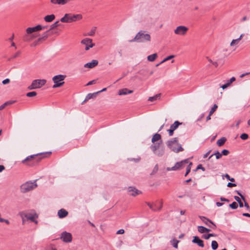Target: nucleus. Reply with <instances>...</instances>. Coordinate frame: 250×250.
Here are the masks:
<instances>
[{
	"label": "nucleus",
	"instance_id": "obj_23",
	"mask_svg": "<svg viewBox=\"0 0 250 250\" xmlns=\"http://www.w3.org/2000/svg\"><path fill=\"white\" fill-rule=\"evenodd\" d=\"M162 141H160L159 143H153V145H152L150 146L151 149L152 151H155V150H157L158 149L160 148L161 146V145L162 144Z\"/></svg>",
	"mask_w": 250,
	"mask_h": 250
},
{
	"label": "nucleus",
	"instance_id": "obj_39",
	"mask_svg": "<svg viewBox=\"0 0 250 250\" xmlns=\"http://www.w3.org/2000/svg\"><path fill=\"white\" fill-rule=\"evenodd\" d=\"M59 25L60 24L59 23V21H56L55 23L51 25L50 28L46 33H47V32H49L51 30L57 27V26H59Z\"/></svg>",
	"mask_w": 250,
	"mask_h": 250
},
{
	"label": "nucleus",
	"instance_id": "obj_8",
	"mask_svg": "<svg viewBox=\"0 0 250 250\" xmlns=\"http://www.w3.org/2000/svg\"><path fill=\"white\" fill-rule=\"evenodd\" d=\"M37 155L28 156L21 161L22 164L29 167L36 165V157Z\"/></svg>",
	"mask_w": 250,
	"mask_h": 250
},
{
	"label": "nucleus",
	"instance_id": "obj_33",
	"mask_svg": "<svg viewBox=\"0 0 250 250\" xmlns=\"http://www.w3.org/2000/svg\"><path fill=\"white\" fill-rule=\"evenodd\" d=\"M161 94H157L153 97H150L148 98V100L150 102L156 101L160 98Z\"/></svg>",
	"mask_w": 250,
	"mask_h": 250
},
{
	"label": "nucleus",
	"instance_id": "obj_40",
	"mask_svg": "<svg viewBox=\"0 0 250 250\" xmlns=\"http://www.w3.org/2000/svg\"><path fill=\"white\" fill-rule=\"evenodd\" d=\"M218 245L216 241H212L211 242V248L213 250H215L217 249Z\"/></svg>",
	"mask_w": 250,
	"mask_h": 250
},
{
	"label": "nucleus",
	"instance_id": "obj_25",
	"mask_svg": "<svg viewBox=\"0 0 250 250\" xmlns=\"http://www.w3.org/2000/svg\"><path fill=\"white\" fill-rule=\"evenodd\" d=\"M153 152L158 156H162L165 153V149L163 147L161 146L160 148L155 150V151H153Z\"/></svg>",
	"mask_w": 250,
	"mask_h": 250
},
{
	"label": "nucleus",
	"instance_id": "obj_47",
	"mask_svg": "<svg viewBox=\"0 0 250 250\" xmlns=\"http://www.w3.org/2000/svg\"><path fill=\"white\" fill-rule=\"evenodd\" d=\"M236 79L234 77H232L229 80L227 81V83H229V86L230 85L231 83L234 82L235 81Z\"/></svg>",
	"mask_w": 250,
	"mask_h": 250
},
{
	"label": "nucleus",
	"instance_id": "obj_16",
	"mask_svg": "<svg viewBox=\"0 0 250 250\" xmlns=\"http://www.w3.org/2000/svg\"><path fill=\"white\" fill-rule=\"evenodd\" d=\"M48 37V34L47 33H44L42 37H41L39 38L37 40L35 41L34 42H33L31 44V46L32 47H35L37 45H38L39 43L42 42L43 40H45L47 39Z\"/></svg>",
	"mask_w": 250,
	"mask_h": 250
},
{
	"label": "nucleus",
	"instance_id": "obj_42",
	"mask_svg": "<svg viewBox=\"0 0 250 250\" xmlns=\"http://www.w3.org/2000/svg\"><path fill=\"white\" fill-rule=\"evenodd\" d=\"M239 42H240V41L238 39L233 40L231 41V42H230V45L231 46H233L237 45L239 43Z\"/></svg>",
	"mask_w": 250,
	"mask_h": 250
},
{
	"label": "nucleus",
	"instance_id": "obj_61",
	"mask_svg": "<svg viewBox=\"0 0 250 250\" xmlns=\"http://www.w3.org/2000/svg\"><path fill=\"white\" fill-rule=\"evenodd\" d=\"M201 169L203 171H205V168L204 167H203L201 165H199L196 168V169Z\"/></svg>",
	"mask_w": 250,
	"mask_h": 250
},
{
	"label": "nucleus",
	"instance_id": "obj_22",
	"mask_svg": "<svg viewBox=\"0 0 250 250\" xmlns=\"http://www.w3.org/2000/svg\"><path fill=\"white\" fill-rule=\"evenodd\" d=\"M58 215L59 218H62L66 217L68 215V212L66 210L62 208L58 211Z\"/></svg>",
	"mask_w": 250,
	"mask_h": 250
},
{
	"label": "nucleus",
	"instance_id": "obj_11",
	"mask_svg": "<svg viewBox=\"0 0 250 250\" xmlns=\"http://www.w3.org/2000/svg\"><path fill=\"white\" fill-rule=\"evenodd\" d=\"M61 239L65 243H70L72 241V236L70 233L63 231L61 233Z\"/></svg>",
	"mask_w": 250,
	"mask_h": 250
},
{
	"label": "nucleus",
	"instance_id": "obj_4",
	"mask_svg": "<svg viewBox=\"0 0 250 250\" xmlns=\"http://www.w3.org/2000/svg\"><path fill=\"white\" fill-rule=\"evenodd\" d=\"M82 18V15L81 14L73 15L71 13L65 14L64 17L61 18V21L62 22L70 23L77 20H80Z\"/></svg>",
	"mask_w": 250,
	"mask_h": 250
},
{
	"label": "nucleus",
	"instance_id": "obj_35",
	"mask_svg": "<svg viewBox=\"0 0 250 250\" xmlns=\"http://www.w3.org/2000/svg\"><path fill=\"white\" fill-rule=\"evenodd\" d=\"M214 155L215 156L216 158L217 159H220L222 157V156L221 153H220L219 151H217L216 152L214 153V154L211 155L209 157L208 159L211 158Z\"/></svg>",
	"mask_w": 250,
	"mask_h": 250
},
{
	"label": "nucleus",
	"instance_id": "obj_3",
	"mask_svg": "<svg viewBox=\"0 0 250 250\" xmlns=\"http://www.w3.org/2000/svg\"><path fill=\"white\" fill-rule=\"evenodd\" d=\"M167 146L173 152L178 153L179 151L184 150L183 148L181 146V145L178 143V139L177 137L174 138L172 139L167 141Z\"/></svg>",
	"mask_w": 250,
	"mask_h": 250
},
{
	"label": "nucleus",
	"instance_id": "obj_48",
	"mask_svg": "<svg viewBox=\"0 0 250 250\" xmlns=\"http://www.w3.org/2000/svg\"><path fill=\"white\" fill-rule=\"evenodd\" d=\"M229 152L228 150L227 149H223L222 152H221V154H222V155H225V156H227L229 154Z\"/></svg>",
	"mask_w": 250,
	"mask_h": 250
},
{
	"label": "nucleus",
	"instance_id": "obj_43",
	"mask_svg": "<svg viewBox=\"0 0 250 250\" xmlns=\"http://www.w3.org/2000/svg\"><path fill=\"white\" fill-rule=\"evenodd\" d=\"M37 93L36 92L32 91V92L27 93L26 94V96H27L28 97H32L36 96L37 95Z\"/></svg>",
	"mask_w": 250,
	"mask_h": 250
},
{
	"label": "nucleus",
	"instance_id": "obj_64",
	"mask_svg": "<svg viewBox=\"0 0 250 250\" xmlns=\"http://www.w3.org/2000/svg\"><path fill=\"white\" fill-rule=\"evenodd\" d=\"M234 199L238 203L239 202H240L241 200V199L240 197H239L238 196H235L234 197Z\"/></svg>",
	"mask_w": 250,
	"mask_h": 250
},
{
	"label": "nucleus",
	"instance_id": "obj_57",
	"mask_svg": "<svg viewBox=\"0 0 250 250\" xmlns=\"http://www.w3.org/2000/svg\"><path fill=\"white\" fill-rule=\"evenodd\" d=\"M186 170H186V173L185 174V176H187V175L190 172L191 168L189 167H187Z\"/></svg>",
	"mask_w": 250,
	"mask_h": 250
},
{
	"label": "nucleus",
	"instance_id": "obj_53",
	"mask_svg": "<svg viewBox=\"0 0 250 250\" xmlns=\"http://www.w3.org/2000/svg\"><path fill=\"white\" fill-rule=\"evenodd\" d=\"M174 131V130H173L172 129H171V128H170L169 129L167 130V131L168 132V134H169V136H171L173 135Z\"/></svg>",
	"mask_w": 250,
	"mask_h": 250
},
{
	"label": "nucleus",
	"instance_id": "obj_1",
	"mask_svg": "<svg viewBox=\"0 0 250 250\" xmlns=\"http://www.w3.org/2000/svg\"><path fill=\"white\" fill-rule=\"evenodd\" d=\"M19 215L22 219L23 224L25 223L26 219L30 220L35 223L36 224H38V221L36 220V219L38 217V215L34 210H31L28 212L21 211L19 213Z\"/></svg>",
	"mask_w": 250,
	"mask_h": 250
},
{
	"label": "nucleus",
	"instance_id": "obj_17",
	"mask_svg": "<svg viewBox=\"0 0 250 250\" xmlns=\"http://www.w3.org/2000/svg\"><path fill=\"white\" fill-rule=\"evenodd\" d=\"M128 191L130 192V195L133 196H135L141 193V191L134 187H129L128 188Z\"/></svg>",
	"mask_w": 250,
	"mask_h": 250
},
{
	"label": "nucleus",
	"instance_id": "obj_10",
	"mask_svg": "<svg viewBox=\"0 0 250 250\" xmlns=\"http://www.w3.org/2000/svg\"><path fill=\"white\" fill-rule=\"evenodd\" d=\"M81 42L85 45V50L86 51L95 46V43H92V40L89 38H85L82 40Z\"/></svg>",
	"mask_w": 250,
	"mask_h": 250
},
{
	"label": "nucleus",
	"instance_id": "obj_62",
	"mask_svg": "<svg viewBox=\"0 0 250 250\" xmlns=\"http://www.w3.org/2000/svg\"><path fill=\"white\" fill-rule=\"evenodd\" d=\"M95 83H96V80H92V81H91L87 83L86 85H91V84Z\"/></svg>",
	"mask_w": 250,
	"mask_h": 250
},
{
	"label": "nucleus",
	"instance_id": "obj_7",
	"mask_svg": "<svg viewBox=\"0 0 250 250\" xmlns=\"http://www.w3.org/2000/svg\"><path fill=\"white\" fill-rule=\"evenodd\" d=\"M65 77L66 76L65 75H58L54 76L52 78V80L55 84L53 85V88H55L62 85L64 83L63 80Z\"/></svg>",
	"mask_w": 250,
	"mask_h": 250
},
{
	"label": "nucleus",
	"instance_id": "obj_59",
	"mask_svg": "<svg viewBox=\"0 0 250 250\" xmlns=\"http://www.w3.org/2000/svg\"><path fill=\"white\" fill-rule=\"evenodd\" d=\"M236 193H237L238 195H239L240 197H241V198L243 200V201H245V197L243 196V195H242V194L239 191H236Z\"/></svg>",
	"mask_w": 250,
	"mask_h": 250
},
{
	"label": "nucleus",
	"instance_id": "obj_19",
	"mask_svg": "<svg viewBox=\"0 0 250 250\" xmlns=\"http://www.w3.org/2000/svg\"><path fill=\"white\" fill-rule=\"evenodd\" d=\"M147 205L149 207V208L151 209H152V210H154V211L160 210L162 208V207H163V202L162 201H160V206L158 208L156 207V205H152V204H151L150 203H147Z\"/></svg>",
	"mask_w": 250,
	"mask_h": 250
},
{
	"label": "nucleus",
	"instance_id": "obj_45",
	"mask_svg": "<svg viewBox=\"0 0 250 250\" xmlns=\"http://www.w3.org/2000/svg\"><path fill=\"white\" fill-rule=\"evenodd\" d=\"M217 107H218L217 105L216 104H214L213 106L211 108V110L209 111V113L210 114V115H211L215 112V111L216 110Z\"/></svg>",
	"mask_w": 250,
	"mask_h": 250
},
{
	"label": "nucleus",
	"instance_id": "obj_36",
	"mask_svg": "<svg viewBox=\"0 0 250 250\" xmlns=\"http://www.w3.org/2000/svg\"><path fill=\"white\" fill-rule=\"evenodd\" d=\"M179 241L173 239L172 240L170 241L171 244L173 246V247L176 249L178 248V244L179 243Z\"/></svg>",
	"mask_w": 250,
	"mask_h": 250
},
{
	"label": "nucleus",
	"instance_id": "obj_21",
	"mask_svg": "<svg viewBox=\"0 0 250 250\" xmlns=\"http://www.w3.org/2000/svg\"><path fill=\"white\" fill-rule=\"evenodd\" d=\"M133 93V90H129L127 88H124L119 90V95H125L127 94H131Z\"/></svg>",
	"mask_w": 250,
	"mask_h": 250
},
{
	"label": "nucleus",
	"instance_id": "obj_37",
	"mask_svg": "<svg viewBox=\"0 0 250 250\" xmlns=\"http://www.w3.org/2000/svg\"><path fill=\"white\" fill-rule=\"evenodd\" d=\"M97 94V92L96 93H89L88 94L86 98H85V99L84 100V101H87L90 99H92L93 98V97H95L96 96V95Z\"/></svg>",
	"mask_w": 250,
	"mask_h": 250
},
{
	"label": "nucleus",
	"instance_id": "obj_60",
	"mask_svg": "<svg viewBox=\"0 0 250 250\" xmlns=\"http://www.w3.org/2000/svg\"><path fill=\"white\" fill-rule=\"evenodd\" d=\"M229 86V83H226V84H224V85H222V86H221V87L222 89H224L227 88V87H228Z\"/></svg>",
	"mask_w": 250,
	"mask_h": 250
},
{
	"label": "nucleus",
	"instance_id": "obj_26",
	"mask_svg": "<svg viewBox=\"0 0 250 250\" xmlns=\"http://www.w3.org/2000/svg\"><path fill=\"white\" fill-rule=\"evenodd\" d=\"M198 231L201 233H204L205 232H208L210 231V229L208 228H206L202 226H199L197 227Z\"/></svg>",
	"mask_w": 250,
	"mask_h": 250
},
{
	"label": "nucleus",
	"instance_id": "obj_34",
	"mask_svg": "<svg viewBox=\"0 0 250 250\" xmlns=\"http://www.w3.org/2000/svg\"><path fill=\"white\" fill-rule=\"evenodd\" d=\"M14 103V101H8L4 103L3 104L0 106V110H2L8 105H10Z\"/></svg>",
	"mask_w": 250,
	"mask_h": 250
},
{
	"label": "nucleus",
	"instance_id": "obj_56",
	"mask_svg": "<svg viewBox=\"0 0 250 250\" xmlns=\"http://www.w3.org/2000/svg\"><path fill=\"white\" fill-rule=\"evenodd\" d=\"M227 186L229 188L236 187V185L234 183H228Z\"/></svg>",
	"mask_w": 250,
	"mask_h": 250
},
{
	"label": "nucleus",
	"instance_id": "obj_6",
	"mask_svg": "<svg viewBox=\"0 0 250 250\" xmlns=\"http://www.w3.org/2000/svg\"><path fill=\"white\" fill-rule=\"evenodd\" d=\"M46 83L45 79H37L33 81L30 85L28 87V89L32 90L40 88L43 86Z\"/></svg>",
	"mask_w": 250,
	"mask_h": 250
},
{
	"label": "nucleus",
	"instance_id": "obj_13",
	"mask_svg": "<svg viewBox=\"0 0 250 250\" xmlns=\"http://www.w3.org/2000/svg\"><path fill=\"white\" fill-rule=\"evenodd\" d=\"M199 218L204 223V224L208 227L211 228L213 229H215L216 228V225L210 220L207 219L204 216H199Z\"/></svg>",
	"mask_w": 250,
	"mask_h": 250
},
{
	"label": "nucleus",
	"instance_id": "obj_27",
	"mask_svg": "<svg viewBox=\"0 0 250 250\" xmlns=\"http://www.w3.org/2000/svg\"><path fill=\"white\" fill-rule=\"evenodd\" d=\"M29 35L30 34H27L24 36L23 40L25 42H30L31 40H32L33 39H34L35 38H36V36H35L34 35Z\"/></svg>",
	"mask_w": 250,
	"mask_h": 250
},
{
	"label": "nucleus",
	"instance_id": "obj_54",
	"mask_svg": "<svg viewBox=\"0 0 250 250\" xmlns=\"http://www.w3.org/2000/svg\"><path fill=\"white\" fill-rule=\"evenodd\" d=\"M10 79H6L2 81V83L3 84H6L10 83Z\"/></svg>",
	"mask_w": 250,
	"mask_h": 250
},
{
	"label": "nucleus",
	"instance_id": "obj_31",
	"mask_svg": "<svg viewBox=\"0 0 250 250\" xmlns=\"http://www.w3.org/2000/svg\"><path fill=\"white\" fill-rule=\"evenodd\" d=\"M226 141L227 139L225 137H222L217 141V145L219 146H221L225 144Z\"/></svg>",
	"mask_w": 250,
	"mask_h": 250
},
{
	"label": "nucleus",
	"instance_id": "obj_18",
	"mask_svg": "<svg viewBox=\"0 0 250 250\" xmlns=\"http://www.w3.org/2000/svg\"><path fill=\"white\" fill-rule=\"evenodd\" d=\"M98 64V61L96 60H92L91 62L85 63L84 67L86 68H92Z\"/></svg>",
	"mask_w": 250,
	"mask_h": 250
},
{
	"label": "nucleus",
	"instance_id": "obj_41",
	"mask_svg": "<svg viewBox=\"0 0 250 250\" xmlns=\"http://www.w3.org/2000/svg\"><path fill=\"white\" fill-rule=\"evenodd\" d=\"M96 27H94L89 32L86 34L85 36H93L95 33Z\"/></svg>",
	"mask_w": 250,
	"mask_h": 250
},
{
	"label": "nucleus",
	"instance_id": "obj_58",
	"mask_svg": "<svg viewBox=\"0 0 250 250\" xmlns=\"http://www.w3.org/2000/svg\"><path fill=\"white\" fill-rule=\"evenodd\" d=\"M236 193H237L238 195H239L240 197H241V198L243 200V201H245V197L243 196V195H242V194L239 191H236Z\"/></svg>",
	"mask_w": 250,
	"mask_h": 250
},
{
	"label": "nucleus",
	"instance_id": "obj_15",
	"mask_svg": "<svg viewBox=\"0 0 250 250\" xmlns=\"http://www.w3.org/2000/svg\"><path fill=\"white\" fill-rule=\"evenodd\" d=\"M51 153V152H49L46 153H41L37 154V155L36 157V165L42 159L46 157L47 155H50Z\"/></svg>",
	"mask_w": 250,
	"mask_h": 250
},
{
	"label": "nucleus",
	"instance_id": "obj_52",
	"mask_svg": "<svg viewBox=\"0 0 250 250\" xmlns=\"http://www.w3.org/2000/svg\"><path fill=\"white\" fill-rule=\"evenodd\" d=\"M0 223L4 222L7 225H9L10 224V222L9 221V220H7V219H3V218H1L0 219Z\"/></svg>",
	"mask_w": 250,
	"mask_h": 250
},
{
	"label": "nucleus",
	"instance_id": "obj_46",
	"mask_svg": "<svg viewBox=\"0 0 250 250\" xmlns=\"http://www.w3.org/2000/svg\"><path fill=\"white\" fill-rule=\"evenodd\" d=\"M240 138L242 140H246L249 138V136L246 133H243L241 135Z\"/></svg>",
	"mask_w": 250,
	"mask_h": 250
},
{
	"label": "nucleus",
	"instance_id": "obj_5",
	"mask_svg": "<svg viewBox=\"0 0 250 250\" xmlns=\"http://www.w3.org/2000/svg\"><path fill=\"white\" fill-rule=\"evenodd\" d=\"M37 184H36V181L33 182L28 181L21 185V191L22 193H26L34 189L37 188Z\"/></svg>",
	"mask_w": 250,
	"mask_h": 250
},
{
	"label": "nucleus",
	"instance_id": "obj_2",
	"mask_svg": "<svg viewBox=\"0 0 250 250\" xmlns=\"http://www.w3.org/2000/svg\"><path fill=\"white\" fill-rule=\"evenodd\" d=\"M151 40L150 35L145 31H140L130 42H149Z\"/></svg>",
	"mask_w": 250,
	"mask_h": 250
},
{
	"label": "nucleus",
	"instance_id": "obj_12",
	"mask_svg": "<svg viewBox=\"0 0 250 250\" xmlns=\"http://www.w3.org/2000/svg\"><path fill=\"white\" fill-rule=\"evenodd\" d=\"M188 159H186L179 162H177L174 166L172 167V169H175V170H178L182 169L183 167H184L185 165L188 163Z\"/></svg>",
	"mask_w": 250,
	"mask_h": 250
},
{
	"label": "nucleus",
	"instance_id": "obj_9",
	"mask_svg": "<svg viewBox=\"0 0 250 250\" xmlns=\"http://www.w3.org/2000/svg\"><path fill=\"white\" fill-rule=\"evenodd\" d=\"M188 28L184 25H180L177 26L174 30V33L175 34L179 36H185L188 31Z\"/></svg>",
	"mask_w": 250,
	"mask_h": 250
},
{
	"label": "nucleus",
	"instance_id": "obj_14",
	"mask_svg": "<svg viewBox=\"0 0 250 250\" xmlns=\"http://www.w3.org/2000/svg\"><path fill=\"white\" fill-rule=\"evenodd\" d=\"M44 29V26H42L41 25H38L36 26L33 27H28L26 29V33L27 34H31L33 32Z\"/></svg>",
	"mask_w": 250,
	"mask_h": 250
},
{
	"label": "nucleus",
	"instance_id": "obj_29",
	"mask_svg": "<svg viewBox=\"0 0 250 250\" xmlns=\"http://www.w3.org/2000/svg\"><path fill=\"white\" fill-rule=\"evenodd\" d=\"M55 18V16L54 14H51L49 15L46 16L44 19L45 21L46 22H51L53 21Z\"/></svg>",
	"mask_w": 250,
	"mask_h": 250
},
{
	"label": "nucleus",
	"instance_id": "obj_20",
	"mask_svg": "<svg viewBox=\"0 0 250 250\" xmlns=\"http://www.w3.org/2000/svg\"><path fill=\"white\" fill-rule=\"evenodd\" d=\"M192 242L193 243L197 244L199 247L202 248L204 247L203 241L201 240L198 236H194Z\"/></svg>",
	"mask_w": 250,
	"mask_h": 250
},
{
	"label": "nucleus",
	"instance_id": "obj_24",
	"mask_svg": "<svg viewBox=\"0 0 250 250\" xmlns=\"http://www.w3.org/2000/svg\"><path fill=\"white\" fill-rule=\"evenodd\" d=\"M51 2L54 4L64 5L68 2V0H51Z\"/></svg>",
	"mask_w": 250,
	"mask_h": 250
},
{
	"label": "nucleus",
	"instance_id": "obj_63",
	"mask_svg": "<svg viewBox=\"0 0 250 250\" xmlns=\"http://www.w3.org/2000/svg\"><path fill=\"white\" fill-rule=\"evenodd\" d=\"M220 200L221 201H225V202H229V199H228L227 198H224V197H221L220 198Z\"/></svg>",
	"mask_w": 250,
	"mask_h": 250
},
{
	"label": "nucleus",
	"instance_id": "obj_50",
	"mask_svg": "<svg viewBox=\"0 0 250 250\" xmlns=\"http://www.w3.org/2000/svg\"><path fill=\"white\" fill-rule=\"evenodd\" d=\"M244 201V206L247 209L248 211H250V206L249 205L248 203L246 201V200L245 199V201Z\"/></svg>",
	"mask_w": 250,
	"mask_h": 250
},
{
	"label": "nucleus",
	"instance_id": "obj_30",
	"mask_svg": "<svg viewBox=\"0 0 250 250\" xmlns=\"http://www.w3.org/2000/svg\"><path fill=\"white\" fill-rule=\"evenodd\" d=\"M181 124H182V123H180L178 121H175L174 123L170 125V128L175 130L178 127L179 125Z\"/></svg>",
	"mask_w": 250,
	"mask_h": 250
},
{
	"label": "nucleus",
	"instance_id": "obj_44",
	"mask_svg": "<svg viewBox=\"0 0 250 250\" xmlns=\"http://www.w3.org/2000/svg\"><path fill=\"white\" fill-rule=\"evenodd\" d=\"M229 206L232 209H236L238 208L237 203L235 202H233L232 203L229 204Z\"/></svg>",
	"mask_w": 250,
	"mask_h": 250
},
{
	"label": "nucleus",
	"instance_id": "obj_55",
	"mask_svg": "<svg viewBox=\"0 0 250 250\" xmlns=\"http://www.w3.org/2000/svg\"><path fill=\"white\" fill-rule=\"evenodd\" d=\"M125 233V230L123 229H120L117 231V234H123Z\"/></svg>",
	"mask_w": 250,
	"mask_h": 250
},
{
	"label": "nucleus",
	"instance_id": "obj_28",
	"mask_svg": "<svg viewBox=\"0 0 250 250\" xmlns=\"http://www.w3.org/2000/svg\"><path fill=\"white\" fill-rule=\"evenodd\" d=\"M161 139V135L158 133H156L153 136L152 139H151V142L153 143H154L155 142L160 140Z\"/></svg>",
	"mask_w": 250,
	"mask_h": 250
},
{
	"label": "nucleus",
	"instance_id": "obj_38",
	"mask_svg": "<svg viewBox=\"0 0 250 250\" xmlns=\"http://www.w3.org/2000/svg\"><path fill=\"white\" fill-rule=\"evenodd\" d=\"M174 57V55L169 56L167 57V58H165L162 62H160V63L157 64L156 65V66H158L160 64H162V63L166 62V61H167L173 58Z\"/></svg>",
	"mask_w": 250,
	"mask_h": 250
},
{
	"label": "nucleus",
	"instance_id": "obj_51",
	"mask_svg": "<svg viewBox=\"0 0 250 250\" xmlns=\"http://www.w3.org/2000/svg\"><path fill=\"white\" fill-rule=\"evenodd\" d=\"M158 170V165H156L155 167L153 168L152 174H154L157 172Z\"/></svg>",
	"mask_w": 250,
	"mask_h": 250
},
{
	"label": "nucleus",
	"instance_id": "obj_32",
	"mask_svg": "<svg viewBox=\"0 0 250 250\" xmlns=\"http://www.w3.org/2000/svg\"><path fill=\"white\" fill-rule=\"evenodd\" d=\"M157 57V53H154L147 56V60L149 62H153Z\"/></svg>",
	"mask_w": 250,
	"mask_h": 250
},
{
	"label": "nucleus",
	"instance_id": "obj_49",
	"mask_svg": "<svg viewBox=\"0 0 250 250\" xmlns=\"http://www.w3.org/2000/svg\"><path fill=\"white\" fill-rule=\"evenodd\" d=\"M225 176L228 180H229L231 182H234L235 181V179L233 178H230L229 175L228 174H226Z\"/></svg>",
	"mask_w": 250,
	"mask_h": 250
}]
</instances>
